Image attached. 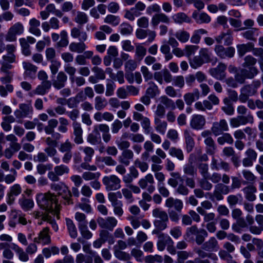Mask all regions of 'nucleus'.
<instances>
[{
	"instance_id": "39448f33",
	"label": "nucleus",
	"mask_w": 263,
	"mask_h": 263,
	"mask_svg": "<svg viewBox=\"0 0 263 263\" xmlns=\"http://www.w3.org/2000/svg\"><path fill=\"white\" fill-rule=\"evenodd\" d=\"M102 181L107 191L117 190L121 187V180L116 175L105 176Z\"/></svg>"
},
{
	"instance_id": "6e6552de",
	"label": "nucleus",
	"mask_w": 263,
	"mask_h": 263,
	"mask_svg": "<svg viewBox=\"0 0 263 263\" xmlns=\"http://www.w3.org/2000/svg\"><path fill=\"white\" fill-rule=\"evenodd\" d=\"M19 108L14 111V114L16 118L23 119L30 115L33 112V108L31 105L21 103L19 104Z\"/></svg>"
},
{
	"instance_id": "0e129e2a",
	"label": "nucleus",
	"mask_w": 263,
	"mask_h": 263,
	"mask_svg": "<svg viewBox=\"0 0 263 263\" xmlns=\"http://www.w3.org/2000/svg\"><path fill=\"white\" fill-rule=\"evenodd\" d=\"M146 54V49L140 44L136 45L135 55L140 60H142Z\"/></svg>"
},
{
	"instance_id": "aec40b11",
	"label": "nucleus",
	"mask_w": 263,
	"mask_h": 263,
	"mask_svg": "<svg viewBox=\"0 0 263 263\" xmlns=\"http://www.w3.org/2000/svg\"><path fill=\"white\" fill-rule=\"evenodd\" d=\"M261 85L260 82L259 81H253L251 84L243 86L240 90L241 92H243L245 94L249 96H252L257 92V89Z\"/></svg>"
},
{
	"instance_id": "3c124183",
	"label": "nucleus",
	"mask_w": 263,
	"mask_h": 263,
	"mask_svg": "<svg viewBox=\"0 0 263 263\" xmlns=\"http://www.w3.org/2000/svg\"><path fill=\"white\" fill-rule=\"evenodd\" d=\"M58 125V120L52 118L48 121L47 125L45 126L44 130L46 134H50L54 131Z\"/></svg>"
},
{
	"instance_id": "dca6fc26",
	"label": "nucleus",
	"mask_w": 263,
	"mask_h": 263,
	"mask_svg": "<svg viewBox=\"0 0 263 263\" xmlns=\"http://www.w3.org/2000/svg\"><path fill=\"white\" fill-rule=\"evenodd\" d=\"M215 40L218 44H221L223 41L224 45L229 46L232 44L233 40L232 32L229 30L226 32H221L215 37Z\"/></svg>"
},
{
	"instance_id": "864d4df0",
	"label": "nucleus",
	"mask_w": 263,
	"mask_h": 263,
	"mask_svg": "<svg viewBox=\"0 0 263 263\" xmlns=\"http://www.w3.org/2000/svg\"><path fill=\"white\" fill-rule=\"evenodd\" d=\"M257 62V60L253 56L249 55L245 57L244 62L242 64L243 68L250 69L251 68H256L254 65Z\"/></svg>"
},
{
	"instance_id": "052dcab7",
	"label": "nucleus",
	"mask_w": 263,
	"mask_h": 263,
	"mask_svg": "<svg viewBox=\"0 0 263 263\" xmlns=\"http://www.w3.org/2000/svg\"><path fill=\"white\" fill-rule=\"evenodd\" d=\"M53 170L59 176L68 174L70 171L69 167L64 164L55 166Z\"/></svg>"
},
{
	"instance_id": "9b49d317",
	"label": "nucleus",
	"mask_w": 263,
	"mask_h": 263,
	"mask_svg": "<svg viewBox=\"0 0 263 263\" xmlns=\"http://www.w3.org/2000/svg\"><path fill=\"white\" fill-rule=\"evenodd\" d=\"M206 123V120L203 115L196 114L192 116L190 120V127L196 130L202 129Z\"/></svg>"
},
{
	"instance_id": "0eeeda50",
	"label": "nucleus",
	"mask_w": 263,
	"mask_h": 263,
	"mask_svg": "<svg viewBox=\"0 0 263 263\" xmlns=\"http://www.w3.org/2000/svg\"><path fill=\"white\" fill-rule=\"evenodd\" d=\"M226 69L227 65L223 63H219L216 67L210 69L209 72L216 79L222 81L226 77Z\"/></svg>"
},
{
	"instance_id": "f257e3e1",
	"label": "nucleus",
	"mask_w": 263,
	"mask_h": 263,
	"mask_svg": "<svg viewBox=\"0 0 263 263\" xmlns=\"http://www.w3.org/2000/svg\"><path fill=\"white\" fill-rule=\"evenodd\" d=\"M36 200L39 206L45 210L48 214L56 215L59 218V214L60 205L58 204L57 196L50 192L39 193L36 196Z\"/></svg>"
},
{
	"instance_id": "c03bdc74",
	"label": "nucleus",
	"mask_w": 263,
	"mask_h": 263,
	"mask_svg": "<svg viewBox=\"0 0 263 263\" xmlns=\"http://www.w3.org/2000/svg\"><path fill=\"white\" fill-rule=\"evenodd\" d=\"M66 222L70 236L76 238L78 236V232L73 222L70 219L66 218Z\"/></svg>"
},
{
	"instance_id": "e433bc0d",
	"label": "nucleus",
	"mask_w": 263,
	"mask_h": 263,
	"mask_svg": "<svg viewBox=\"0 0 263 263\" xmlns=\"http://www.w3.org/2000/svg\"><path fill=\"white\" fill-rule=\"evenodd\" d=\"M155 128L156 130L160 134L164 135L167 127L166 121L162 120L160 119L154 118Z\"/></svg>"
},
{
	"instance_id": "bf43d9fd",
	"label": "nucleus",
	"mask_w": 263,
	"mask_h": 263,
	"mask_svg": "<svg viewBox=\"0 0 263 263\" xmlns=\"http://www.w3.org/2000/svg\"><path fill=\"white\" fill-rule=\"evenodd\" d=\"M14 91V86L11 84H8L5 86L0 85V96L1 97H6L8 92L11 93Z\"/></svg>"
},
{
	"instance_id": "79ce46f5",
	"label": "nucleus",
	"mask_w": 263,
	"mask_h": 263,
	"mask_svg": "<svg viewBox=\"0 0 263 263\" xmlns=\"http://www.w3.org/2000/svg\"><path fill=\"white\" fill-rule=\"evenodd\" d=\"M148 85V87L146 90V94L147 95L153 98L159 94L160 90L159 88L154 82H149Z\"/></svg>"
},
{
	"instance_id": "cd10ccee",
	"label": "nucleus",
	"mask_w": 263,
	"mask_h": 263,
	"mask_svg": "<svg viewBox=\"0 0 263 263\" xmlns=\"http://www.w3.org/2000/svg\"><path fill=\"white\" fill-rule=\"evenodd\" d=\"M51 87V83L50 81H43L41 84L38 85L33 91V93L35 95L43 96L48 92Z\"/></svg>"
},
{
	"instance_id": "473e14b6",
	"label": "nucleus",
	"mask_w": 263,
	"mask_h": 263,
	"mask_svg": "<svg viewBox=\"0 0 263 263\" xmlns=\"http://www.w3.org/2000/svg\"><path fill=\"white\" fill-rule=\"evenodd\" d=\"M87 48V46L84 42H72L69 46V49L71 52L82 53Z\"/></svg>"
},
{
	"instance_id": "58836bf2",
	"label": "nucleus",
	"mask_w": 263,
	"mask_h": 263,
	"mask_svg": "<svg viewBox=\"0 0 263 263\" xmlns=\"http://www.w3.org/2000/svg\"><path fill=\"white\" fill-rule=\"evenodd\" d=\"M192 17L198 24L208 23L211 21L210 17L205 13H199L195 11L192 14Z\"/></svg>"
},
{
	"instance_id": "8fccbe9b",
	"label": "nucleus",
	"mask_w": 263,
	"mask_h": 263,
	"mask_svg": "<svg viewBox=\"0 0 263 263\" xmlns=\"http://www.w3.org/2000/svg\"><path fill=\"white\" fill-rule=\"evenodd\" d=\"M241 68L239 70L241 74H243L246 79H253L258 73V70L256 68Z\"/></svg>"
},
{
	"instance_id": "4d7b16f0",
	"label": "nucleus",
	"mask_w": 263,
	"mask_h": 263,
	"mask_svg": "<svg viewBox=\"0 0 263 263\" xmlns=\"http://www.w3.org/2000/svg\"><path fill=\"white\" fill-rule=\"evenodd\" d=\"M73 146L74 144L67 139L64 142L60 144L59 150L60 152L63 153L71 152Z\"/></svg>"
},
{
	"instance_id": "09e8293b",
	"label": "nucleus",
	"mask_w": 263,
	"mask_h": 263,
	"mask_svg": "<svg viewBox=\"0 0 263 263\" xmlns=\"http://www.w3.org/2000/svg\"><path fill=\"white\" fill-rule=\"evenodd\" d=\"M168 154L172 157H176L180 161L184 160L183 152L180 148L172 147L169 149Z\"/></svg>"
},
{
	"instance_id": "49530a36",
	"label": "nucleus",
	"mask_w": 263,
	"mask_h": 263,
	"mask_svg": "<svg viewBox=\"0 0 263 263\" xmlns=\"http://www.w3.org/2000/svg\"><path fill=\"white\" fill-rule=\"evenodd\" d=\"M195 252L196 254H198V257L199 258H210L213 260H217V256L212 253H208V251L203 250L201 249L198 248L195 250Z\"/></svg>"
},
{
	"instance_id": "4be33fe9",
	"label": "nucleus",
	"mask_w": 263,
	"mask_h": 263,
	"mask_svg": "<svg viewBox=\"0 0 263 263\" xmlns=\"http://www.w3.org/2000/svg\"><path fill=\"white\" fill-rule=\"evenodd\" d=\"M134 154L130 149H125L122 151L121 155L118 157L119 162L125 166H128L130 161L133 159Z\"/></svg>"
},
{
	"instance_id": "774afa93",
	"label": "nucleus",
	"mask_w": 263,
	"mask_h": 263,
	"mask_svg": "<svg viewBox=\"0 0 263 263\" xmlns=\"http://www.w3.org/2000/svg\"><path fill=\"white\" fill-rule=\"evenodd\" d=\"M233 141L232 137L229 133H225L217 139V142L220 145H223L225 143L231 144L233 143Z\"/></svg>"
},
{
	"instance_id": "c756f323",
	"label": "nucleus",
	"mask_w": 263,
	"mask_h": 263,
	"mask_svg": "<svg viewBox=\"0 0 263 263\" xmlns=\"http://www.w3.org/2000/svg\"><path fill=\"white\" fill-rule=\"evenodd\" d=\"M44 152L48 157L52 158V161L56 164L61 162V158L58 155V151L55 147L47 146L44 149Z\"/></svg>"
},
{
	"instance_id": "603ef678",
	"label": "nucleus",
	"mask_w": 263,
	"mask_h": 263,
	"mask_svg": "<svg viewBox=\"0 0 263 263\" xmlns=\"http://www.w3.org/2000/svg\"><path fill=\"white\" fill-rule=\"evenodd\" d=\"M199 57L205 63L210 62L212 61V53L210 49L207 48H201L199 50Z\"/></svg>"
},
{
	"instance_id": "a878e982",
	"label": "nucleus",
	"mask_w": 263,
	"mask_h": 263,
	"mask_svg": "<svg viewBox=\"0 0 263 263\" xmlns=\"http://www.w3.org/2000/svg\"><path fill=\"white\" fill-rule=\"evenodd\" d=\"M10 247L15 252L21 261L26 262L29 260L28 254L17 244L11 243Z\"/></svg>"
},
{
	"instance_id": "7ed1b4c3",
	"label": "nucleus",
	"mask_w": 263,
	"mask_h": 263,
	"mask_svg": "<svg viewBox=\"0 0 263 263\" xmlns=\"http://www.w3.org/2000/svg\"><path fill=\"white\" fill-rule=\"evenodd\" d=\"M50 188L52 190L57 192L58 194L61 196L65 200V204H71L72 201L71 199V193L68 187L63 182H59L58 183H51Z\"/></svg>"
},
{
	"instance_id": "69168bd1",
	"label": "nucleus",
	"mask_w": 263,
	"mask_h": 263,
	"mask_svg": "<svg viewBox=\"0 0 263 263\" xmlns=\"http://www.w3.org/2000/svg\"><path fill=\"white\" fill-rule=\"evenodd\" d=\"M184 173L188 176H194L197 174V171L194 165L186 163L183 167Z\"/></svg>"
},
{
	"instance_id": "f704fd0d",
	"label": "nucleus",
	"mask_w": 263,
	"mask_h": 263,
	"mask_svg": "<svg viewBox=\"0 0 263 263\" xmlns=\"http://www.w3.org/2000/svg\"><path fill=\"white\" fill-rule=\"evenodd\" d=\"M29 31L30 33L35 36H39L41 34V32L39 27L40 26V22L35 18H33L29 21Z\"/></svg>"
},
{
	"instance_id": "37998d69",
	"label": "nucleus",
	"mask_w": 263,
	"mask_h": 263,
	"mask_svg": "<svg viewBox=\"0 0 263 263\" xmlns=\"http://www.w3.org/2000/svg\"><path fill=\"white\" fill-rule=\"evenodd\" d=\"M172 18L176 23L178 24L190 23L191 22V18L183 12H179L174 14Z\"/></svg>"
},
{
	"instance_id": "f3484780",
	"label": "nucleus",
	"mask_w": 263,
	"mask_h": 263,
	"mask_svg": "<svg viewBox=\"0 0 263 263\" xmlns=\"http://www.w3.org/2000/svg\"><path fill=\"white\" fill-rule=\"evenodd\" d=\"M133 118L137 121L141 120V124L144 132H149V129H151V121L148 118L144 117L138 111H135L133 112Z\"/></svg>"
},
{
	"instance_id": "72a5a7b5",
	"label": "nucleus",
	"mask_w": 263,
	"mask_h": 263,
	"mask_svg": "<svg viewBox=\"0 0 263 263\" xmlns=\"http://www.w3.org/2000/svg\"><path fill=\"white\" fill-rule=\"evenodd\" d=\"M254 48V44L251 42L237 45V49L239 57H242L247 52L253 51Z\"/></svg>"
},
{
	"instance_id": "5fc2aeb1",
	"label": "nucleus",
	"mask_w": 263,
	"mask_h": 263,
	"mask_svg": "<svg viewBox=\"0 0 263 263\" xmlns=\"http://www.w3.org/2000/svg\"><path fill=\"white\" fill-rule=\"evenodd\" d=\"M60 40L57 43V45L59 47H65L69 44L68 34L66 30H62L60 34Z\"/></svg>"
},
{
	"instance_id": "de8ad7c7",
	"label": "nucleus",
	"mask_w": 263,
	"mask_h": 263,
	"mask_svg": "<svg viewBox=\"0 0 263 263\" xmlns=\"http://www.w3.org/2000/svg\"><path fill=\"white\" fill-rule=\"evenodd\" d=\"M107 105V102L105 98L98 96L95 99V107L97 110L104 109Z\"/></svg>"
},
{
	"instance_id": "4c0bfd02",
	"label": "nucleus",
	"mask_w": 263,
	"mask_h": 263,
	"mask_svg": "<svg viewBox=\"0 0 263 263\" xmlns=\"http://www.w3.org/2000/svg\"><path fill=\"white\" fill-rule=\"evenodd\" d=\"M204 103L208 107V110H211L213 109V106L219 104L220 100L214 93H212L208 97L207 99L204 100Z\"/></svg>"
},
{
	"instance_id": "f8f14e48",
	"label": "nucleus",
	"mask_w": 263,
	"mask_h": 263,
	"mask_svg": "<svg viewBox=\"0 0 263 263\" xmlns=\"http://www.w3.org/2000/svg\"><path fill=\"white\" fill-rule=\"evenodd\" d=\"M72 126L74 142L77 144H82L84 142L83 138V130L81 124L78 122H73Z\"/></svg>"
},
{
	"instance_id": "bb28decb",
	"label": "nucleus",
	"mask_w": 263,
	"mask_h": 263,
	"mask_svg": "<svg viewBox=\"0 0 263 263\" xmlns=\"http://www.w3.org/2000/svg\"><path fill=\"white\" fill-rule=\"evenodd\" d=\"M70 35L73 39H78L81 42H85L88 38V35L86 32L81 30L78 27H73L71 29Z\"/></svg>"
},
{
	"instance_id": "7c9ffc66",
	"label": "nucleus",
	"mask_w": 263,
	"mask_h": 263,
	"mask_svg": "<svg viewBox=\"0 0 263 263\" xmlns=\"http://www.w3.org/2000/svg\"><path fill=\"white\" fill-rule=\"evenodd\" d=\"M18 204L24 211L31 210L34 206V202L32 199L26 198L24 195L18 199Z\"/></svg>"
},
{
	"instance_id": "ddd939ff",
	"label": "nucleus",
	"mask_w": 263,
	"mask_h": 263,
	"mask_svg": "<svg viewBox=\"0 0 263 263\" xmlns=\"http://www.w3.org/2000/svg\"><path fill=\"white\" fill-rule=\"evenodd\" d=\"M228 130V125L225 119H221L219 122H214L211 128L212 132L215 136L220 135L223 132Z\"/></svg>"
},
{
	"instance_id": "9d476101",
	"label": "nucleus",
	"mask_w": 263,
	"mask_h": 263,
	"mask_svg": "<svg viewBox=\"0 0 263 263\" xmlns=\"http://www.w3.org/2000/svg\"><path fill=\"white\" fill-rule=\"evenodd\" d=\"M22 191V187L20 184L16 183L11 186L9 191L7 194V203L9 205L12 204L15 200V197L21 194Z\"/></svg>"
},
{
	"instance_id": "2f4dec72",
	"label": "nucleus",
	"mask_w": 263,
	"mask_h": 263,
	"mask_svg": "<svg viewBox=\"0 0 263 263\" xmlns=\"http://www.w3.org/2000/svg\"><path fill=\"white\" fill-rule=\"evenodd\" d=\"M23 68L25 69V74L30 78H33L37 70V67L29 62H23Z\"/></svg>"
},
{
	"instance_id": "338daca9",
	"label": "nucleus",
	"mask_w": 263,
	"mask_h": 263,
	"mask_svg": "<svg viewBox=\"0 0 263 263\" xmlns=\"http://www.w3.org/2000/svg\"><path fill=\"white\" fill-rule=\"evenodd\" d=\"M204 63H205L199 55L195 56L192 59L190 60V64L192 68L196 69L201 66Z\"/></svg>"
},
{
	"instance_id": "4468645a",
	"label": "nucleus",
	"mask_w": 263,
	"mask_h": 263,
	"mask_svg": "<svg viewBox=\"0 0 263 263\" xmlns=\"http://www.w3.org/2000/svg\"><path fill=\"white\" fill-rule=\"evenodd\" d=\"M67 81V75L63 71H60L54 78H52L51 85L59 90L64 87Z\"/></svg>"
},
{
	"instance_id": "6ab92c4d",
	"label": "nucleus",
	"mask_w": 263,
	"mask_h": 263,
	"mask_svg": "<svg viewBox=\"0 0 263 263\" xmlns=\"http://www.w3.org/2000/svg\"><path fill=\"white\" fill-rule=\"evenodd\" d=\"M158 240L157 242V247L159 251H163L166 246L170 243H174L173 239L170 236L161 233L158 236Z\"/></svg>"
},
{
	"instance_id": "a18cd8bd",
	"label": "nucleus",
	"mask_w": 263,
	"mask_h": 263,
	"mask_svg": "<svg viewBox=\"0 0 263 263\" xmlns=\"http://www.w3.org/2000/svg\"><path fill=\"white\" fill-rule=\"evenodd\" d=\"M204 142L206 145V153L209 155H213L215 153L216 146L212 138H206Z\"/></svg>"
},
{
	"instance_id": "ea45409f",
	"label": "nucleus",
	"mask_w": 263,
	"mask_h": 263,
	"mask_svg": "<svg viewBox=\"0 0 263 263\" xmlns=\"http://www.w3.org/2000/svg\"><path fill=\"white\" fill-rule=\"evenodd\" d=\"M88 16L86 13L82 11H77L73 21L80 25H83L88 22Z\"/></svg>"
},
{
	"instance_id": "a19ab883",
	"label": "nucleus",
	"mask_w": 263,
	"mask_h": 263,
	"mask_svg": "<svg viewBox=\"0 0 263 263\" xmlns=\"http://www.w3.org/2000/svg\"><path fill=\"white\" fill-rule=\"evenodd\" d=\"M159 100L163 106H164L167 109L174 110L176 108L175 102L165 95L160 97Z\"/></svg>"
},
{
	"instance_id": "c85d7f7f",
	"label": "nucleus",
	"mask_w": 263,
	"mask_h": 263,
	"mask_svg": "<svg viewBox=\"0 0 263 263\" xmlns=\"http://www.w3.org/2000/svg\"><path fill=\"white\" fill-rule=\"evenodd\" d=\"M200 97V92L198 89H194L192 92H187L184 95L183 99L187 105L190 106Z\"/></svg>"
},
{
	"instance_id": "423d86ee",
	"label": "nucleus",
	"mask_w": 263,
	"mask_h": 263,
	"mask_svg": "<svg viewBox=\"0 0 263 263\" xmlns=\"http://www.w3.org/2000/svg\"><path fill=\"white\" fill-rule=\"evenodd\" d=\"M24 27L22 23L17 22L12 25L6 35L5 40L7 42H14L16 40V35L23 33Z\"/></svg>"
},
{
	"instance_id": "e2e57ef3",
	"label": "nucleus",
	"mask_w": 263,
	"mask_h": 263,
	"mask_svg": "<svg viewBox=\"0 0 263 263\" xmlns=\"http://www.w3.org/2000/svg\"><path fill=\"white\" fill-rule=\"evenodd\" d=\"M104 22L105 23L110 24L114 26L118 25L120 22L119 16L112 14L107 15L104 18Z\"/></svg>"
},
{
	"instance_id": "680f3d73",
	"label": "nucleus",
	"mask_w": 263,
	"mask_h": 263,
	"mask_svg": "<svg viewBox=\"0 0 263 263\" xmlns=\"http://www.w3.org/2000/svg\"><path fill=\"white\" fill-rule=\"evenodd\" d=\"M76 263H92L93 258L91 256L79 253L76 256Z\"/></svg>"
},
{
	"instance_id": "c9c22d12",
	"label": "nucleus",
	"mask_w": 263,
	"mask_h": 263,
	"mask_svg": "<svg viewBox=\"0 0 263 263\" xmlns=\"http://www.w3.org/2000/svg\"><path fill=\"white\" fill-rule=\"evenodd\" d=\"M171 177L168 179L167 183L173 188H176L178 184V181H182L181 174L178 172H172L170 173Z\"/></svg>"
},
{
	"instance_id": "393cba45",
	"label": "nucleus",
	"mask_w": 263,
	"mask_h": 263,
	"mask_svg": "<svg viewBox=\"0 0 263 263\" xmlns=\"http://www.w3.org/2000/svg\"><path fill=\"white\" fill-rule=\"evenodd\" d=\"M160 23L168 24L170 23L169 17L164 13L159 12L155 14L152 17L151 24L154 27H156Z\"/></svg>"
},
{
	"instance_id": "20e7f679",
	"label": "nucleus",
	"mask_w": 263,
	"mask_h": 263,
	"mask_svg": "<svg viewBox=\"0 0 263 263\" xmlns=\"http://www.w3.org/2000/svg\"><path fill=\"white\" fill-rule=\"evenodd\" d=\"M216 54L220 59L232 58L234 56L235 49L233 47L224 48L221 44L216 45L214 47Z\"/></svg>"
},
{
	"instance_id": "f03ea898",
	"label": "nucleus",
	"mask_w": 263,
	"mask_h": 263,
	"mask_svg": "<svg viewBox=\"0 0 263 263\" xmlns=\"http://www.w3.org/2000/svg\"><path fill=\"white\" fill-rule=\"evenodd\" d=\"M155 180L152 174H147L143 178L140 179L138 182L139 186L142 189H146L147 192H144L142 193V199L146 202H150L152 200V196L149 194H152L156 190V187L154 184Z\"/></svg>"
},
{
	"instance_id": "5701e85b",
	"label": "nucleus",
	"mask_w": 263,
	"mask_h": 263,
	"mask_svg": "<svg viewBox=\"0 0 263 263\" xmlns=\"http://www.w3.org/2000/svg\"><path fill=\"white\" fill-rule=\"evenodd\" d=\"M245 198L249 201H254L256 199L255 193L257 192L256 187L250 184L242 189Z\"/></svg>"
},
{
	"instance_id": "13d9d810",
	"label": "nucleus",
	"mask_w": 263,
	"mask_h": 263,
	"mask_svg": "<svg viewBox=\"0 0 263 263\" xmlns=\"http://www.w3.org/2000/svg\"><path fill=\"white\" fill-rule=\"evenodd\" d=\"M152 215L156 218V219L168 218L167 213L160 208L154 209L152 211Z\"/></svg>"
},
{
	"instance_id": "6e6d98bb",
	"label": "nucleus",
	"mask_w": 263,
	"mask_h": 263,
	"mask_svg": "<svg viewBox=\"0 0 263 263\" xmlns=\"http://www.w3.org/2000/svg\"><path fill=\"white\" fill-rule=\"evenodd\" d=\"M80 149H82L83 153L85 155V156L84 158V161L90 162L91 161L92 157L95 154V150L93 148L89 146H85L84 147L80 148Z\"/></svg>"
},
{
	"instance_id": "412c9836",
	"label": "nucleus",
	"mask_w": 263,
	"mask_h": 263,
	"mask_svg": "<svg viewBox=\"0 0 263 263\" xmlns=\"http://www.w3.org/2000/svg\"><path fill=\"white\" fill-rule=\"evenodd\" d=\"M165 206L169 209L174 207L176 211L180 212L183 209V203L181 200L171 197L166 200Z\"/></svg>"
},
{
	"instance_id": "b1692460",
	"label": "nucleus",
	"mask_w": 263,
	"mask_h": 263,
	"mask_svg": "<svg viewBox=\"0 0 263 263\" xmlns=\"http://www.w3.org/2000/svg\"><path fill=\"white\" fill-rule=\"evenodd\" d=\"M202 248L208 252L217 251L219 249L218 241L214 237H212L202 245Z\"/></svg>"
},
{
	"instance_id": "1a4fd4ad",
	"label": "nucleus",
	"mask_w": 263,
	"mask_h": 263,
	"mask_svg": "<svg viewBox=\"0 0 263 263\" xmlns=\"http://www.w3.org/2000/svg\"><path fill=\"white\" fill-rule=\"evenodd\" d=\"M97 222L101 228L112 231L117 226L118 221L114 217H107L106 218L99 217L97 219Z\"/></svg>"
},
{
	"instance_id": "a211bd4d",
	"label": "nucleus",
	"mask_w": 263,
	"mask_h": 263,
	"mask_svg": "<svg viewBox=\"0 0 263 263\" xmlns=\"http://www.w3.org/2000/svg\"><path fill=\"white\" fill-rule=\"evenodd\" d=\"M49 229L46 227L41 231L39 234V236L35 237L33 241L37 243H42L43 245H47L50 243L51 239L49 234Z\"/></svg>"
},
{
	"instance_id": "2eb2a0df",
	"label": "nucleus",
	"mask_w": 263,
	"mask_h": 263,
	"mask_svg": "<svg viewBox=\"0 0 263 263\" xmlns=\"http://www.w3.org/2000/svg\"><path fill=\"white\" fill-rule=\"evenodd\" d=\"M194 136L195 134L191 129H185L184 130L183 137L185 139L186 149L187 153L191 152L195 146Z\"/></svg>"
}]
</instances>
